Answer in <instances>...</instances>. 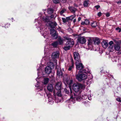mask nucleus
Returning <instances> with one entry per match:
<instances>
[{
    "label": "nucleus",
    "mask_w": 121,
    "mask_h": 121,
    "mask_svg": "<svg viewBox=\"0 0 121 121\" xmlns=\"http://www.w3.org/2000/svg\"><path fill=\"white\" fill-rule=\"evenodd\" d=\"M60 0L61 1L64 3L66 1V0Z\"/></svg>",
    "instance_id": "13d9d810"
},
{
    "label": "nucleus",
    "mask_w": 121,
    "mask_h": 121,
    "mask_svg": "<svg viewBox=\"0 0 121 121\" xmlns=\"http://www.w3.org/2000/svg\"><path fill=\"white\" fill-rule=\"evenodd\" d=\"M76 79L79 81H81L82 80L86 79L87 76L86 74H85L82 73L76 75Z\"/></svg>",
    "instance_id": "7ed1b4c3"
},
{
    "label": "nucleus",
    "mask_w": 121,
    "mask_h": 121,
    "mask_svg": "<svg viewBox=\"0 0 121 121\" xmlns=\"http://www.w3.org/2000/svg\"><path fill=\"white\" fill-rule=\"evenodd\" d=\"M108 49L110 52H112L114 50V46L113 45H110L108 47Z\"/></svg>",
    "instance_id": "a211bd4d"
},
{
    "label": "nucleus",
    "mask_w": 121,
    "mask_h": 121,
    "mask_svg": "<svg viewBox=\"0 0 121 121\" xmlns=\"http://www.w3.org/2000/svg\"><path fill=\"white\" fill-rule=\"evenodd\" d=\"M49 81V79L47 78H44L43 80V83L44 84H47Z\"/></svg>",
    "instance_id": "b1692460"
},
{
    "label": "nucleus",
    "mask_w": 121,
    "mask_h": 121,
    "mask_svg": "<svg viewBox=\"0 0 121 121\" xmlns=\"http://www.w3.org/2000/svg\"><path fill=\"white\" fill-rule=\"evenodd\" d=\"M88 45H91L92 44L93 41L92 38H89L88 39Z\"/></svg>",
    "instance_id": "cd10ccee"
},
{
    "label": "nucleus",
    "mask_w": 121,
    "mask_h": 121,
    "mask_svg": "<svg viewBox=\"0 0 121 121\" xmlns=\"http://www.w3.org/2000/svg\"><path fill=\"white\" fill-rule=\"evenodd\" d=\"M101 44L102 47L104 48H106L108 45V42L105 40L103 41L102 42Z\"/></svg>",
    "instance_id": "2eb2a0df"
},
{
    "label": "nucleus",
    "mask_w": 121,
    "mask_h": 121,
    "mask_svg": "<svg viewBox=\"0 0 121 121\" xmlns=\"http://www.w3.org/2000/svg\"><path fill=\"white\" fill-rule=\"evenodd\" d=\"M53 2L55 4H57L59 3V0H53Z\"/></svg>",
    "instance_id": "37998d69"
},
{
    "label": "nucleus",
    "mask_w": 121,
    "mask_h": 121,
    "mask_svg": "<svg viewBox=\"0 0 121 121\" xmlns=\"http://www.w3.org/2000/svg\"><path fill=\"white\" fill-rule=\"evenodd\" d=\"M10 24H7L5 25V28H8Z\"/></svg>",
    "instance_id": "de8ad7c7"
},
{
    "label": "nucleus",
    "mask_w": 121,
    "mask_h": 121,
    "mask_svg": "<svg viewBox=\"0 0 121 121\" xmlns=\"http://www.w3.org/2000/svg\"><path fill=\"white\" fill-rule=\"evenodd\" d=\"M37 79H38V78H37L36 79V81H37Z\"/></svg>",
    "instance_id": "e2e57ef3"
},
{
    "label": "nucleus",
    "mask_w": 121,
    "mask_h": 121,
    "mask_svg": "<svg viewBox=\"0 0 121 121\" xmlns=\"http://www.w3.org/2000/svg\"><path fill=\"white\" fill-rule=\"evenodd\" d=\"M48 24L49 26L52 28H54L57 25V23L55 22H53L50 21Z\"/></svg>",
    "instance_id": "1a4fd4ad"
},
{
    "label": "nucleus",
    "mask_w": 121,
    "mask_h": 121,
    "mask_svg": "<svg viewBox=\"0 0 121 121\" xmlns=\"http://www.w3.org/2000/svg\"><path fill=\"white\" fill-rule=\"evenodd\" d=\"M118 60V59L117 56H114L112 57L111 59L112 61L113 62H116L117 60Z\"/></svg>",
    "instance_id": "7c9ffc66"
},
{
    "label": "nucleus",
    "mask_w": 121,
    "mask_h": 121,
    "mask_svg": "<svg viewBox=\"0 0 121 121\" xmlns=\"http://www.w3.org/2000/svg\"><path fill=\"white\" fill-rule=\"evenodd\" d=\"M113 42L112 41H110L109 43V44L110 45H112V44H113Z\"/></svg>",
    "instance_id": "09e8293b"
},
{
    "label": "nucleus",
    "mask_w": 121,
    "mask_h": 121,
    "mask_svg": "<svg viewBox=\"0 0 121 121\" xmlns=\"http://www.w3.org/2000/svg\"><path fill=\"white\" fill-rule=\"evenodd\" d=\"M70 18V20H72L74 18L75 16L73 15L69 17Z\"/></svg>",
    "instance_id": "a18cd8bd"
},
{
    "label": "nucleus",
    "mask_w": 121,
    "mask_h": 121,
    "mask_svg": "<svg viewBox=\"0 0 121 121\" xmlns=\"http://www.w3.org/2000/svg\"><path fill=\"white\" fill-rule=\"evenodd\" d=\"M79 94H79V95H79L77 97H74L73 98V96H72L70 97V100L68 101V102H69V101H71L72 102H73V103H74L75 102H74L73 101V100L75 99V98H76V100L77 101L79 102L81 100V97L80 95H79Z\"/></svg>",
    "instance_id": "0eeeda50"
},
{
    "label": "nucleus",
    "mask_w": 121,
    "mask_h": 121,
    "mask_svg": "<svg viewBox=\"0 0 121 121\" xmlns=\"http://www.w3.org/2000/svg\"><path fill=\"white\" fill-rule=\"evenodd\" d=\"M42 20L44 22H47L49 23L50 21L49 17L47 16H44L42 18Z\"/></svg>",
    "instance_id": "9b49d317"
},
{
    "label": "nucleus",
    "mask_w": 121,
    "mask_h": 121,
    "mask_svg": "<svg viewBox=\"0 0 121 121\" xmlns=\"http://www.w3.org/2000/svg\"><path fill=\"white\" fill-rule=\"evenodd\" d=\"M91 25L92 27L95 28L97 26V22H91Z\"/></svg>",
    "instance_id": "5701e85b"
},
{
    "label": "nucleus",
    "mask_w": 121,
    "mask_h": 121,
    "mask_svg": "<svg viewBox=\"0 0 121 121\" xmlns=\"http://www.w3.org/2000/svg\"><path fill=\"white\" fill-rule=\"evenodd\" d=\"M106 16L107 17H108L110 16V14L109 13H107L106 14Z\"/></svg>",
    "instance_id": "864d4df0"
},
{
    "label": "nucleus",
    "mask_w": 121,
    "mask_h": 121,
    "mask_svg": "<svg viewBox=\"0 0 121 121\" xmlns=\"http://www.w3.org/2000/svg\"><path fill=\"white\" fill-rule=\"evenodd\" d=\"M40 95H41V96H42L43 95L42 94H40Z\"/></svg>",
    "instance_id": "69168bd1"
},
{
    "label": "nucleus",
    "mask_w": 121,
    "mask_h": 121,
    "mask_svg": "<svg viewBox=\"0 0 121 121\" xmlns=\"http://www.w3.org/2000/svg\"><path fill=\"white\" fill-rule=\"evenodd\" d=\"M48 66L47 67H49L51 69H52L54 68V64L53 63L51 62H50L48 63Z\"/></svg>",
    "instance_id": "6ab92c4d"
},
{
    "label": "nucleus",
    "mask_w": 121,
    "mask_h": 121,
    "mask_svg": "<svg viewBox=\"0 0 121 121\" xmlns=\"http://www.w3.org/2000/svg\"><path fill=\"white\" fill-rule=\"evenodd\" d=\"M81 17H79L78 18V21H80L81 19Z\"/></svg>",
    "instance_id": "bf43d9fd"
},
{
    "label": "nucleus",
    "mask_w": 121,
    "mask_h": 121,
    "mask_svg": "<svg viewBox=\"0 0 121 121\" xmlns=\"http://www.w3.org/2000/svg\"><path fill=\"white\" fill-rule=\"evenodd\" d=\"M35 86L36 87H37L36 90V91H39L42 90L43 89V86H42L41 87H39V86L38 85V84H37V85H36Z\"/></svg>",
    "instance_id": "bb28decb"
},
{
    "label": "nucleus",
    "mask_w": 121,
    "mask_h": 121,
    "mask_svg": "<svg viewBox=\"0 0 121 121\" xmlns=\"http://www.w3.org/2000/svg\"><path fill=\"white\" fill-rule=\"evenodd\" d=\"M59 55V53L58 51L53 52L52 55V58H58Z\"/></svg>",
    "instance_id": "9d476101"
},
{
    "label": "nucleus",
    "mask_w": 121,
    "mask_h": 121,
    "mask_svg": "<svg viewBox=\"0 0 121 121\" xmlns=\"http://www.w3.org/2000/svg\"><path fill=\"white\" fill-rule=\"evenodd\" d=\"M98 15L99 17H100L101 16V13L100 12L98 14Z\"/></svg>",
    "instance_id": "6e6d98bb"
},
{
    "label": "nucleus",
    "mask_w": 121,
    "mask_h": 121,
    "mask_svg": "<svg viewBox=\"0 0 121 121\" xmlns=\"http://www.w3.org/2000/svg\"><path fill=\"white\" fill-rule=\"evenodd\" d=\"M62 70H63V71H64V69L63 68L62 69Z\"/></svg>",
    "instance_id": "338daca9"
},
{
    "label": "nucleus",
    "mask_w": 121,
    "mask_h": 121,
    "mask_svg": "<svg viewBox=\"0 0 121 121\" xmlns=\"http://www.w3.org/2000/svg\"><path fill=\"white\" fill-rule=\"evenodd\" d=\"M56 100H57V99H56Z\"/></svg>",
    "instance_id": "774afa93"
},
{
    "label": "nucleus",
    "mask_w": 121,
    "mask_h": 121,
    "mask_svg": "<svg viewBox=\"0 0 121 121\" xmlns=\"http://www.w3.org/2000/svg\"><path fill=\"white\" fill-rule=\"evenodd\" d=\"M116 30H119L118 32H120L121 31V29L119 28V27H118L116 28Z\"/></svg>",
    "instance_id": "49530a36"
},
{
    "label": "nucleus",
    "mask_w": 121,
    "mask_h": 121,
    "mask_svg": "<svg viewBox=\"0 0 121 121\" xmlns=\"http://www.w3.org/2000/svg\"><path fill=\"white\" fill-rule=\"evenodd\" d=\"M58 42L57 41L53 43H52V45L54 47H56L58 44Z\"/></svg>",
    "instance_id": "f704fd0d"
},
{
    "label": "nucleus",
    "mask_w": 121,
    "mask_h": 121,
    "mask_svg": "<svg viewBox=\"0 0 121 121\" xmlns=\"http://www.w3.org/2000/svg\"><path fill=\"white\" fill-rule=\"evenodd\" d=\"M46 52H45V50H44V53H45Z\"/></svg>",
    "instance_id": "0e129e2a"
},
{
    "label": "nucleus",
    "mask_w": 121,
    "mask_h": 121,
    "mask_svg": "<svg viewBox=\"0 0 121 121\" xmlns=\"http://www.w3.org/2000/svg\"><path fill=\"white\" fill-rule=\"evenodd\" d=\"M73 82V81L71 80H68L67 82V83L69 85H71L72 84Z\"/></svg>",
    "instance_id": "4c0bfd02"
},
{
    "label": "nucleus",
    "mask_w": 121,
    "mask_h": 121,
    "mask_svg": "<svg viewBox=\"0 0 121 121\" xmlns=\"http://www.w3.org/2000/svg\"><path fill=\"white\" fill-rule=\"evenodd\" d=\"M70 11L73 13L74 15L75 14V11L76 10V9L73 7L70 6L68 7Z\"/></svg>",
    "instance_id": "dca6fc26"
},
{
    "label": "nucleus",
    "mask_w": 121,
    "mask_h": 121,
    "mask_svg": "<svg viewBox=\"0 0 121 121\" xmlns=\"http://www.w3.org/2000/svg\"><path fill=\"white\" fill-rule=\"evenodd\" d=\"M108 76L110 77L111 78H113V77L112 75L110 74H108Z\"/></svg>",
    "instance_id": "5fc2aeb1"
},
{
    "label": "nucleus",
    "mask_w": 121,
    "mask_h": 121,
    "mask_svg": "<svg viewBox=\"0 0 121 121\" xmlns=\"http://www.w3.org/2000/svg\"><path fill=\"white\" fill-rule=\"evenodd\" d=\"M37 70L38 71L37 73L38 75L39 73V71L42 68V67L40 66L39 64H38L37 67Z\"/></svg>",
    "instance_id": "72a5a7b5"
},
{
    "label": "nucleus",
    "mask_w": 121,
    "mask_h": 121,
    "mask_svg": "<svg viewBox=\"0 0 121 121\" xmlns=\"http://www.w3.org/2000/svg\"><path fill=\"white\" fill-rule=\"evenodd\" d=\"M74 64L73 63H72V65L69 66L68 70L69 71H71L72 69L74 68Z\"/></svg>",
    "instance_id": "e433bc0d"
},
{
    "label": "nucleus",
    "mask_w": 121,
    "mask_h": 121,
    "mask_svg": "<svg viewBox=\"0 0 121 121\" xmlns=\"http://www.w3.org/2000/svg\"><path fill=\"white\" fill-rule=\"evenodd\" d=\"M94 42L95 44L98 45L99 43L100 40L98 38H96L94 40Z\"/></svg>",
    "instance_id": "4be33fe9"
},
{
    "label": "nucleus",
    "mask_w": 121,
    "mask_h": 121,
    "mask_svg": "<svg viewBox=\"0 0 121 121\" xmlns=\"http://www.w3.org/2000/svg\"><path fill=\"white\" fill-rule=\"evenodd\" d=\"M73 89L76 92H79V94H80L81 91V89L84 90L85 88V86L84 84L80 83H77L74 84L73 86Z\"/></svg>",
    "instance_id": "f257e3e1"
},
{
    "label": "nucleus",
    "mask_w": 121,
    "mask_h": 121,
    "mask_svg": "<svg viewBox=\"0 0 121 121\" xmlns=\"http://www.w3.org/2000/svg\"><path fill=\"white\" fill-rule=\"evenodd\" d=\"M69 17H67L66 18V20L67 22L69 20H70V18Z\"/></svg>",
    "instance_id": "603ef678"
},
{
    "label": "nucleus",
    "mask_w": 121,
    "mask_h": 121,
    "mask_svg": "<svg viewBox=\"0 0 121 121\" xmlns=\"http://www.w3.org/2000/svg\"><path fill=\"white\" fill-rule=\"evenodd\" d=\"M57 16V14H53L51 15L50 16V18L51 19H55V18Z\"/></svg>",
    "instance_id": "473e14b6"
},
{
    "label": "nucleus",
    "mask_w": 121,
    "mask_h": 121,
    "mask_svg": "<svg viewBox=\"0 0 121 121\" xmlns=\"http://www.w3.org/2000/svg\"><path fill=\"white\" fill-rule=\"evenodd\" d=\"M70 47L71 46L69 45L68 46L66 45V46L64 47L63 48L65 50L67 51L70 49Z\"/></svg>",
    "instance_id": "c85d7f7f"
},
{
    "label": "nucleus",
    "mask_w": 121,
    "mask_h": 121,
    "mask_svg": "<svg viewBox=\"0 0 121 121\" xmlns=\"http://www.w3.org/2000/svg\"><path fill=\"white\" fill-rule=\"evenodd\" d=\"M75 65L77 70H79V72H82V70L84 68V66L82 63H81V61L80 62H77L75 63Z\"/></svg>",
    "instance_id": "20e7f679"
},
{
    "label": "nucleus",
    "mask_w": 121,
    "mask_h": 121,
    "mask_svg": "<svg viewBox=\"0 0 121 121\" xmlns=\"http://www.w3.org/2000/svg\"><path fill=\"white\" fill-rule=\"evenodd\" d=\"M56 68L57 70V74L59 76H62V73L61 71V69L58 66H57Z\"/></svg>",
    "instance_id": "6e6552de"
},
{
    "label": "nucleus",
    "mask_w": 121,
    "mask_h": 121,
    "mask_svg": "<svg viewBox=\"0 0 121 121\" xmlns=\"http://www.w3.org/2000/svg\"><path fill=\"white\" fill-rule=\"evenodd\" d=\"M84 23H85V24L87 25L89 24L90 22L88 20H86L84 22Z\"/></svg>",
    "instance_id": "a19ab883"
},
{
    "label": "nucleus",
    "mask_w": 121,
    "mask_h": 121,
    "mask_svg": "<svg viewBox=\"0 0 121 121\" xmlns=\"http://www.w3.org/2000/svg\"><path fill=\"white\" fill-rule=\"evenodd\" d=\"M116 100L119 102H121V99L120 98H117L116 99Z\"/></svg>",
    "instance_id": "3c124183"
},
{
    "label": "nucleus",
    "mask_w": 121,
    "mask_h": 121,
    "mask_svg": "<svg viewBox=\"0 0 121 121\" xmlns=\"http://www.w3.org/2000/svg\"><path fill=\"white\" fill-rule=\"evenodd\" d=\"M74 58L76 62L81 61L79 53L75 52L73 53Z\"/></svg>",
    "instance_id": "39448f33"
},
{
    "label": "nucleus",
    "mask_w": 121,
    "mask_h": 121,
    "mask_svg": "<svg viewBox=\"0 0 121 121\" xmlns=\"http://www.w3.org/2000/svg\"><path fill=\"white\" fill-rule=\"evenodd\" d=\"M88 4L89 3L88 0L85 1H84V6L85 7H86L87 6Z\"/></svg>",
    "instance_id": "2f4dec72"
},
{
    "label": "nucleus",
    "mask_w": 121,
    "mask_h": 121,
    "mask_svg": "<svg viewBox=\"0 0 121 121\" xmlns=\"http://www.w3.org/2000/svg\"><path fill=\"white\" fill-rule=\"evenodd\" d=\"M114 50L116 51H118L120 49V46L118 44H115L114 45Z\"/></svg>",
    "instance_id": "412c9836"
},
{
    "label": "nucleus",
    "mask_w": 121,
    "mask_h": 121,
    "mask_svg": "<svg viewBox=\"0 0 121 121\" xmlns=\"http://www.w3.org/2000/svg\"><path fill=\"white\" fill-rule=\"evenodd\" d=\"M41 20V18L40 17H39L38 18V24H39V27L40 31V33L41 34L43 35L44 37L45 38H47V36L46 35V34L44 32L45 31V29H44L45 31H44V30H43V31H42V21Z\"/></svg>",
    "instance_id": "f03ea898"
},
{
    "label": "nucleus",
    "mask_w": 121,
    "mask_h": 121,
    "mask_svg": "<svg viewBox=\"0 0 121 121\" xmlns=\"http://www.w3.org/2000/svg\"><path fill=\"white\" fill-rule=\"evenodd\" d=\"M47 95L48 97V101L49 103L51 102V103H50V104H53L54 102L52 100V99L51 96L50 95H49V96H48V95L47 94Z\"/></svg>",
    "instance_id": "aec40b11"
},
{
    "label": "nucleus",
    "mask_w": 121,
    "mask_h": 121,
    "mask_svg": "<svg viewBox=\"0 0 121 121\" xmlns=\"http://www.w3.org/2000/svg\"><path fill=\"white\" fill-rule=\"evenodd\" d=\"M47 89L49 91L52 92L53 90V87L52 85L51 84H48L47 87Z\"/></svg>",
    "instance_id": "f3484780"
},
{
    "label": "nucleus",
    "mask_w": 121,
    "mask_h": 121,
    "mask_svg": "<svg viewBox=\"0 0 121 121\" xmlns=\"http://www.w3.org/2000/svg\"><path fill=\"white\" fill-rule=\"evenodd\" d=\"M56 33V30L53 29H50V34L51 35L54 34Z\"/></svg>",
    "instance_id": "c9c22d12"
},
{
    "label": "nucleus",
    "mask_w": 121,
    "mask_h": 121,
    "mask_svg": "<svg viewBox=\"0 0 121 121\" xmlns=\"http://www.w3.org/2000/svg\"><path fill=\"white\" fill-rule=\"evenodd\" d=\"M58 40L60 44H63V39H62L60 37L59 38Z\"/></svg>",
    "instance_id": "393cba45"
},
{
    "label": "nucleus",
    "mask_w": 121,
    "mask_h": 121,
    "mask_svg": "<svg viewBox=\"0 0 121 121\" xmlns=\"http://www.w3.org/2000/svg\"><path fill=\"white\" fill-rule=\"evenodd\" d=\"M78 42L81 44L85 43L86 42L85 38L84 37H80L78 39Z\"/></svg>",
    "instance_id": "423d86ee"
},
{
    "label": "nucleus",
    "mask_w": 121,
    "mask_h": 121,
    "mask_svg": "<svg viewBox=\"0 0 121 121\" xmlns=\"http://www.w3.org/2000/svg\"><path fill=\"white\" fill-rule=\"evenodd\" d=\"M66 10L65 9H62L60 12V14L61 15H62L66 11Z\"/></svg>",
    "instance_id": "58836bf2"
},
{
    "label": "nucleus",
    "mask_w": 121,
    "mask_h": 121,
    "mask_svg": "<svg viewBox=\"0 0 121 121\" xmlns=\"http://www.w3.org/2000/svg\"><path fill=\"white\" fill-rule=\"evenodd\" d=\"M51 35L53 39H56L58 35L56 33Z\"/></svg>",
    "instance_id": "c756f323"
},
{
    "label": "nucleus",
    "mask_w": 121,
    "mask_h": 121,
    "mask_svg": "<svg viewBox=\"0 0 121 121\" xmlns=\"http://www.w3.org/2000/svg\"><path fill=\"white\" fill-rule=\"evenodd\" d=\"M74 44V42L73 41V40L71 39V40L68 41L66 43V45H69L71 47L73 46Z\"/></svg>",
    "instance_id": "4468645a"
},
{
    "label": "nucleus",
    "mask_w": 121,
    "mask_h": 121,
    "mask_svg": "<svg viewBox=\"0 0 121 121\" xmlns=\"http://www.w3.org/2000/svg\"><path fill=\"white\" fill-rule=\"evenodd\" d=\"M62 19L63 21V22L64 23H65L66 22H67L66 20V18H62Z\"/></svg>",
    "instance_id": "c03bdc74"
},
{
    "label": "nucleus",
    "mask_w": 121,
    "mask_h": 121,
    "mask_svg": "<svg viewBox=\"0 0 121 121\" xmlns=\"http://www.w3.org/2000/svg\"><path fill=\"white\" fill-rule=\"evenodd\" d=\"M65 39L67 40L68 41H69V40H71V39L70 38L68 37H64Z\"/></svg>",
    "instance_id": "79ce46f5"
},
{
    "label": "nucleus",
    "mask_w": 121,
    "mask_h": 121,
    "mask_svg": "<svg viewBox=\"0 0 121 121\" xmlns=\"http://www.w3.org/2000/svg\"><path fill=\"white\" fill-rule=\"evenodd\" d=\"M76 20L75 19H74V20H73V22L75 23V22H76Z\"/></svg>",
    "instance_id": "680f3d73"
},
{
    "label": "nucleus",
    "mask_w": 121,
    "mask_h": 121,
    "mask_svg": "<svg viewBox=\"0 0 121 121\" xmlns=\"http://www.w3.org/2000/svg\"><path fill=\"white\" fill-rule=\"evenodd\" d=\"M81 24L82 25H84L85 24V23H84V22H82Z\"/></svg>",
    "instance_id": "052dcab7"
},
{
    "label": "nucleus",
    "mask_w": 121,
    "mask_h": 121,
    "mask_svg": "<svg viewBox=\"0 0 121 121\" xmlns=\"http://www.w3.org/2000/svg\"><path fill=\"white\" fill-rule=\"evenodd\" d=\"M100 7V6L99 5H97L95 6V7L96 8L97 10H98Z\"/></svg>",
    "instance_id": "8fccbe9b"
},
{
    "label": "nucleus",
    "mask_w": 121,
    "mask_h": 121,
    "mask_svg": "<svg viewBox=\"0 0 121 121\" xmlns=\"http://www.w3.org/2000/svg\"><path fill=\"white\" fill-rule=\"evenodd\" d=\"M116 3L117 4H119V3H121V0H120L119 1L117 2Z\"/></svg>",
    "instance_id": "4d7b16f0"
},
{
    "label": "nucleus",
    "mask_w": 121,
    "mask_h": 121,
    "mask_svg": "<svg viewBox=\"0 0 121 121\" xmlns=\"http://www.w3.org/2000/svg\"><path fill=\"white\" fill-rule=\"evenodd\" d=\"M51 69L49 67H46L45 69V73L47 74H49L51 72Z\"/></svg>",
    "instance_id": "ddd939ff"
},
{
    "label": "nucleus",
    "mask_w": 121,
    "mask_h": 121,
    "mask_svg": "<svg viewBox=\"0 0 121 121\" xmlns=\"http://www.w3.org/2000/svg\"><path fill=\"white\" fill-rule=\"evenodd\" d=\"M56 95L60 97L61 96V92L60 91H58L56 93Z\"/></svg>",
    "instance_id": "ea45409f"
},
{
    "label": "nucleus",
    "mask_w": 121,
    "mask_h": 121,
    "mask_svg": "<svg viewBox=\"0 0 121 121\" xmlns=\"http://www.w3.org/2000/svg\"><path fill=\"white\" fill-rule=\"evenodd\" d=\"M53 9H48L47 10V13L49 14H51L53 13Z\"/></svg>",
    "instance_id": "a878e982"
},
{
    "label": "nucleus",
    "mask_w": 121,
    "mask_h": 121,
    "mask_svg": "<svg viewBox=\"0 0 121 121\" xmlns=\"http://www.w3.org/2000/svg\"><path fill=\"white\" fill-rule=\"evenodd\" d=\"M62 83L61 82H57L55 86V88L57 90H60L61 88Z\"/></svg>",
    "instance_id": "f8f14e48"
}]
</instances>
